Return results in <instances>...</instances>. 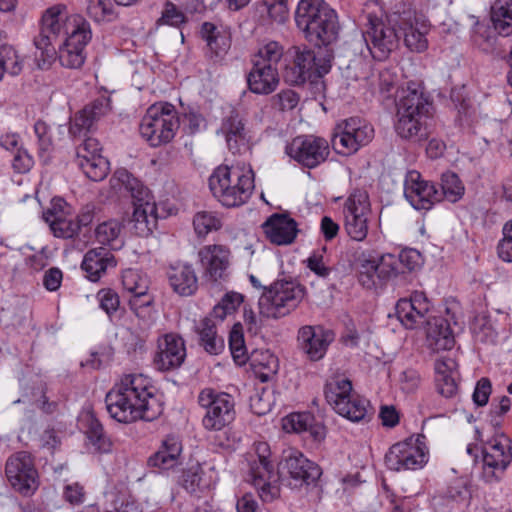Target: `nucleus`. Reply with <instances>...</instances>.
<instances>
[{
	"mask_svg": "<svg viewBox=\"0 0 512 512\" xmlns=\"http://www.w3.org/2000/svg\"><path fill=\"white\" fill-rule=\"evenodd\" d=\"M150 380L142 374L121 378L105 397L110 416L120 423L137 420L153 421L162 413V406L153 393Z\"/></svg>",
	"mask_w": 512,
	"mask_h": 512,
	"instance_id": "obj_1",
	"label": "nucleus"
},
{
	"mask_svg": "<svg viewBox=\"0 0 512 512\" xmlns=\"http://www.w3.org/2000/svg\"><path fill=\"white\" fill-rule=\"evenodd\" d=\"M185 22V15L178 10L172 2H166L162 16L158 19V24H167L171 26H179Z\"/></svg>",
	"mask_w": 512,
	"mask_h": 512,
	"instance_id": "obj_63",
	"label": "nucleus"
},
{
	"mask_svg": "<svg viewBox=\"0 0 512 512\" xmlns=\"http://www.w3.org/2000/svg\"><path fill=\"white\" fill-rule=\"evenodd\" d=\"M243 302L244 295L235 291H229L214 306L211 315L223 321L226 317L234 314Z\"/></svg>",
	"mask_w": 512,
	"mask_h": 512,
	"instance_id": "obj_46",
	"label": "nucleus"
},
{
	"mask_svg": "<svg viewBox=\"0 0 512 512\" xmlns=\"http://www.w3.org/2000/svg\"><path fill=\"white\" fill-rule=\"evenodd\" d=\"M511 462V440L504 434H496L482 448V478L488 483L500 481Z\"/></svg>",
	"mask_w": 512,
	"mask_h": 512,
	"instance_id": "obj_15",
	"label": "nucleus"
},
{
	"mask_svg": "<svg viewBox=\"0 0 512 512\" xmlns=\"http://www.w3.org/2000/svg\"><path fill=\"white\" fill-rule=\"evenodd\" d=\"M305 294V287L295 280H276L264 288L258 300L259 313L269 319L286 317L299 307Z\"/></svg>",
	"mask_w": 512,
	"mask_h": 512,
	"instance_id": "obj_6",
	"label": "nucleus"
},
{
	"mask_svg": "<svg viewBox=\"0 0 512 512\" xmlns=\"http://www.w3.org/2000/svg\"><path fill=\"white\" fill-rule=\"evenodd\" d=\"M77 164L92 181H102L109 173V162L105 157L81 160V162Z\"/></svg>",
	"mask_w": 512,
	"mask_h": 512,
	"instance_id": "obj_48",
	"label": "nucleus"
},
{
	"mask_svg": "<svg viewBox=\"0 0 512 512\" xmlns=\"http://www.w3.org/2000/svg\"><path fill=\"white\" fill-rule=\"evenodd\" d=\"M34 132L38 139L39 151L41 153L49 152L52 149V137L49 126L42 120L34 124Z\"/></svg>",
	"mask_w": 512,
	"mask_h": 512,
	"instance_id": "obj_64",
	"label": "nucleus"
},
{
	"mask_svg": "<svg viewBox=\"0 0 512 512\" xmlns=\"http://www.w3.org/2000/svg\"><path fill=\"white\" fill-rule=\"evenodd\" d=\"M114 188L122 187L134 199V211L131 222L134 231L139 236H148L156 225V205L148 199V191L144 185L126 169L117 170L111 178Z\"/></svg>",
	"mask_w": 512,
	"mask_h": 512,
	"instance_id": "obj_5",
	"label": "nucleus"
},
{
	"mask_svg": "<svg viewBox=\"0 0 512 512\" xmlns=\"http://www.w3.org/2000/svg\"><path fill=\"white\" fill-rule=\"evenodd\" d=\"M404 195L417 210H428L441 196L435 186L424 180L418 171L407 172L404 181Z\"/></svg>",
	"mask_w": 512,
	"mask_h": 512,
	"instance_id": "obj_21",
	"label": "nucleus"
},
{
	"mask_svg": "<svg viewBox=\"0 0 512 512\" xmlns=\"http://www.w3.org/2000/svg\"><path fill=\"white\" fill-rule=\"evenodd\" d=\"M0 63L3 71L11 75H18L22 70V61L13 47L0 46Z\"/></svg>",
	"mask_w": 512,
	"mask_h": 512,
	"instance_id": "obj_54",
	"label": "nucleus"
},
{
	"mask_svg": "<svg viewBox=\"0 0 512 512\" xmlns=\"http://www.w3.org/2000/svg\"><path fill=\"white\" fill-rule=\"evenodd\" d=\"M432 103L425 93L423 82L411 80L403 86L397 96L396 133L406 140L420 141L427 137L425 119L430 114Z\"/></svg>",
	"mask_w": 512,
	"mask_h": 512,
	"instance_id": "obj_2",
	"label": "nucleus"
},
{
	"mask_svg": "<svg viewBox=\"0 0 512 512\" xmlns=\"http://www.w3.org/2000/svg\"><path fill=\"white\" fill-rule=\"evenodd\" d=\"M219 133L224 136L227 146L233 153L248 148L249 131L243 116L235 109L223 117Z\"/></svg>",
	"mask_w": 512,
	"mask_h": 512,
	"instance_id": "obj_27",
	"label": "nucleus"
},
{
	"mask_svg": "<svg viewBox=\"0 0 512 512\" xmlns=\"http://www.w3.org/2000/svg\"><path fill=\"white\" fill-rule=\"evenodd\" d=\"M99 307L107 314L110 320L117 317L120 310V297L111 288L100 289L97 293Z\"/></svg>",
	"mask_w": 512,
	"mask_h": 512,
	"instance_id": "obj_52",
	"label": "nucleus"
},
{
	"mask_svg": "<svg viewBox=\"0 0 512 512\" xmlns=\"http://www.w3.org/2000/svg\"><path fill=\"white\" fill-rule=\"evenodd\" d=\"M64 9L61 6H54L47 9L42 16L40 32L34 38V45L38 51L35 56L40 69H47L56 58L54 42L64 29Z\"/></svg>",
	"mask_w": 512,
	"mask_h": 512,
	"instance_id": "obj_13",
	"label": "nucleus"
},
{
	"mask_svg": "<svg viewBox=\"0 0 512 512\" xmlns=\"http://www.w3.org/2000/svg\"><path fill=\"white\" fill-rule=\"evenodd\" d=\"M430 303L424 292L415 291L409 299H400L396 304V316L407 329L427 322Z\"/></svg>",
	"mask_w": 512,
	"mask_h": 512,
	"instance_id": "obj_24",
	"label": "nucleus"
},
{
	"mask_svg": "<svg viewBox=\"0 0 512 512\" xmlns=\"http://www.w3.org/2000/svg\"><path fill=\"white\" fill-rule=\"evenodd\" d=\"M5 476L14 491L25 497L32 496L40 485L34 458L27 451L16 452L7 458Z\"/></svg>",
	"mask_w": 512,
	"mask_h": 512,
	"instance_id": "obj_14",
	"label": "nucleus"
},
{
	"mask_svg": "<svg viewBox=\"0 0 512 512\" xmlns=\"http://www.w3.org/2000/svg\"><path fill=\"white\" fill-rule=\"evenodd\" d=\"M229 346L234 360L239 364H245L247 360L246 347L240 323L235 324L230 332Z\"/></svg>",
	"mask_w": 512,
	"mask_h": 512,
	"instance_id": "obj_53",
	"label": "nucleus"
},
{
	"mask_svg": "<svg viewBox=\"0 0 512 512\" xmlns=\"http://www.w3.org/2000/svg\"><path fill=\"white\" fill-rule=\"evenodd\" d=\"M398 30V23L392 20V14L385 19L369 16L363 37L375 60H386L399 47Z\"/></svg>",
	"mask_w": 512,
	"mask_h": 512,
	"instance_id": "obj_12",
	"label": "nucleus"
},
{
	"mask_svg": "<svg viewBox=\"0 0 512 512\" xmlns=\"http://www.w3.org/2000/svg\"><path fill=\"white\" fill-rule=\"evenodd\" d=\"M284 469L287 470L292 479L300 484L313 483L322 474L320 467L316 463L308 460L302 453L297 451L292 452L286 457Z\"/></svg>",
	"mask_w": 512,
	"mask_h": 512,
	"instance_id": "obj_32",
	"label": "nucleus"
},
{
	"mask_svg": "<svg viewBox=\"0 0 512 512\" xmlns=\"http://www.w3.org/2000/svg\"><path fill=\"white\" fill-rule=\"evenodd\" d=\"M250 366L262 382H267L277 372L278 358L269 350H255L249 357Z\"/></svg>",
	"mask_w": 512,
	"mask_h": 512,
	"instance_id": "obj_38",
	"label": "nucleus"
},
{
	"mask_svg": "<svg viewBox=\"0 0 512 512\" xmlns=\"http://www.w3.org/2000/svg\"><path fill=\"white\" fill-rule=\"evenodd\" d=\"M314 417L310 413H291L283 419V429L287 432H306Z\"/></svg>",
	"mask_w": 512,
	"mask_h": 512,
	"instance_id": "obj_55",
	"label": "nucleus"
},
{
	"mask_svg": "<svg viewBox=\"0 0 512 512\" xmlns=\"http://www.w3.org/2000/svg\"><path fill=\"white\" fill-rule=\"evenodd\" d=\"M116 260L113 254L104 247L89 250L84 255L81 268L91 281H98L108 267H115Z\"/></svg>",
	"mask_w": 512,
	"mask_h": 512,
	"instance_id": "obj_34",
	"label": "nucleus"
},
{
	"mask_svg": "<svg viewBox=\"0 0 512 512\" xmlns=\"http://www.w3.org/2000/svg\"><path fill=\"white\" fill-rule=\"evenodd\" d=\"M369 401L359 395L352 394L346 401L336 404L334 409L339 415L352 422L364 420L368 414Z\"/></svg>",
	"mask_w": 512,
	"mask_h": 512,
	"instance_id": "obj_41",
	"label": "nucleus"
},
{
	"mask_svg": "<svg viewBox=\"0 0 512 512\" xmlns=\"http://www.w3.org/2000/svg\"><path fill=\"white\" fill-rule=\"evenodd\" d=\"M442 194L449 202L455 203L462 198L464 194V186L453 172H446L441 178Z\"/></svg>",
	"mask_w": 512,
	"mask_h": 512,
	"instance_id": "obj_49",
	"label": "nucleus"
},
{
	"mask_svg": "<svg viewBox=\"0 0 512 512\" xmlns=\"http://www.w3.org/2000/svg\"><path fill=\"white\" fill-rule=\"evenodd\" d=\"M256 459L249 461L248 481L258 490L265 502L274 500L279 495L278 475L271 460V449L267 442L254 444Z\"/></svg>",
	"mask_w": 512,
	"mask_h": 512,
	"instance_id": "obj_9",
	"label": "nucleus"
},
{
	"mask_svg": "<svg viewBox=\"0 0 512 512\" xmlns=\"http://www.w3.org/2000/svg\"><path fill=\"white\" fill-rule=\"evenodd\" d=\"M284 54L283 46L276 41H269L261 46L253 56L252 62L265 65L271 68H277L278 63Z\"/></svg>",
	"mask_w": 512,
	"mask_h": 512,
	"instance_id": "obj_45",
	"label": "nucleus"
},
{
	"mask_svg": "<svg viewBox=\"0 0 512 512\" xmlns=\"http://www.w3.org/2000/svg\"><path fill=\"white\" fill-rule=\"evenodd\" d=\"M429 459L425 436L417 434L392 445L385 455V464L392 471L423 468Z\"/></svg>",
	"mask_w": 512,
	"mask_h": 512,
	"instance_id": "obj_10",
	"label": "nucleus"
},
{
	"mask_svg": "<svg viewBox=\"0 0 512 512\" xmlns=\"http://www.w3.org/2000/svg\"><path fill=\"white\" fill-rule=\"evenodd\" d=\"M469 18L471 19V21L474 25V30H473V35H472L473 43L481 51H483L485 53L494 52L497 38L495 36H489V35L485 36L481 32V29L483 28V26H480V23H479V20L477 17L471 15V16H469Z\"/></svg>",
	"mask_w": 512,
	"mask_h": 512,
	"instance_id": "obj_56",
	"label": "nucleus"
},
{
	"mask_svg": "<svg viewBox=\"0 0 512 512\" xmlns=\"http://www.w3.org/2000/svg\"><path fill=\"white\" fill-rule=\"evenodd\" d=\"M330 63L324 57L316 55L312 50L297 51L294 59V66L291 69V81L295 84H302L306 81H314L328 73Z\"/></svg>",
	"mask_w": 512,
	"mask_h": 512,
	"instance_id": "obj_22",
	"label": "nucleus"
},
{
	"mask_svg": "<svg viewBox=\"0 0 512 512\" xmlns=\"http://www.w3.org/2000/svg\"><path fill=\"white\" fill-rule=\"evenodd\" d=\"M208 185L213 197L222 206L239 207L252 196L255 188L254 172L244 163L220 165L210 175Z\"/></svg>",
	"mask_w": 512,
	"mask_h": 512,
	"instance_id": "obj_3",
	"label": "nucleus"
},
{
	"mask_svg": "<svg viewBox=\"0 0 512 512\" xmlns=\"http://www.w3.org/2000/svg\"><path fill=\"white\" fill-rule=\"evenodd\" d=\"M204 278L211 283L225 281L231 266V250L222 244H208L197 253Z\"/></svg>",
	"mask_w": 512,
	"mask_h": 512,
	"instance_id": "obj_19",
	"label": "nucleus"
},
{
	"mask_svg": "<svg viewBox=\"0 0 512 512\" xmlns=\"http://www.w3.org/2000/svg\"><path fill=\"white\" fill-rule=\"evenodd\" d=\"M197 402L204 411L202 425L208 431H221L235 419V401L228 393L205 388L199 392Z\"/></svg>",
	"mask_w": 512,
	"mask_h": 512,
	"instance_id": "obj_8",
	"label": "nucleus"
},
{
	"mask_svg": "<svg viewBox=\"0 0 512 512\" xmlns=\"http://www.w3.org/2000/svg\"><path fill=\"white\" fill-rule=\"evenodd\" d=\"M392 20L398 23V29L403 34L405 46L412 52L422 53L428 48L426 38L429 25L417 18L411 11L392 13Z\"/></svg>",
	"mask_w": 512,
	"mask_h": 512,
	"instance_id": "obj_20",
	"label": "nucleus"
},
{
	"mask_svg": "<svg viewBox=\"0 0 512 512\" xmlns=\"http://www.w3.org/2000/svg\"><path fill=\"white\" fill-rule=\"evenodd\" d=\"M427 342L433 351L449 350L454 345V337L448 323L443 319L427 320Z\"/></svg>",
	"mask_w": 512,
	"mask_h": 512,
	"instance_id": "obj_36",
	"label": "nucleus"
},
{
	"mask_svg": "<svg viewBox=\"0 0 512 512\" xmlns=\"http://www.w3.org/2000/svg\"><path fill=\"white\" fill-rule=\"evenodd\" d=\"M87 436L91 444L98 452L109 453L112 450L111 440L104 433V429L101 423L93 416H91L89 419Z\"/></svg>",
	"mask_w": 512,
	"mask_h": 512,
	"instance_id": "obj_47",
	"label": "nucleus"
},
{
	"mask_svg": "<svg viewBox=\"0 0 512 512\" xmlns=\"http://www.w3.org/2000/svg\"><path fill=\"white\" fill-rule=\"evenodd\" d=\"M371 213L369 196L363 190L353 191L343 208L344 228L355 241H363L368 234V219Z\"/></svg>",
	"mask_w": 512,
	"mask_h": 512,
	"instance_id": "obj_17",
	"label": "nucleus"
},
{
	"mask_svg": "<svg viewBox=\"0 0 512 512\" xmlns=\"http://www.w3.org/2000/svg\"><path fill=\"white\" fill-rule=\"evenodd\" d=\"M299 100V95L291 89L282 90L272 98L273 106L281 111L293 110Z\"/></svg>",
	"mask_w": 512,
	"mask_h": 512,
	"instance_id": "obj_60",
	"label": "nucleus"
},
{
	"mask_svg": "<svg viewBox=\"0 0 512 512\" xmlns=\"http://www.w3.org/2000/svg\"><path fill=\"white\" fill-rule=\"evenodd\" d=\"M499 257L506 262H512V219L503 227V238L498 247Z\"/></svg>",
	"mask_w": 512,
	"mask_h": 512,
	"instance_id": "obj_62",
	"label": "nucleus"
},
{
	"mask_svg": "<svg viewBox=\"0 0 512 512\" xmlns=\"http://www.w3.org/2000/svg\"><path fill=\"white\" fill-rule=\"evenodd\" d=\"M71 25L70 31H67L68 37L65 42L68 45L75 46L81 50H85L86 45L92 38V32L90 24L81 17H73L72 21H69ZM69 28L67 27L66 30Z\"/></svg>",
	"mask_w": 512,
	"mask_h": 512,
	"instance_id": "obj_42",
	"label": "nucleus"
},
{
	"mask_svg": "<svg viewBox=\"0 0 512 512\" xmlns=\"http://www.w3.org/2000/svg\"><path fill=\"white\" fill-rule=\"evenodd\" d=\"M186 358L184 340L173 333L158 339L157 352L154 364L161 371H170L179 368Z\"/></svg>",
	"mask_w": 512,
	"mask_h": 512,
	"instance_id": "obj_23",
	"label": "nucleus"
},
{
	"mask_svg": "<svg viewBox=\"0 0 512 512\" xmlns=\"http://www.w3.org/2000/svg\"><path fill=\"white\" fill-rule=\"evenodd\" d=\"M265 10L269 18L277 23H284L288 18L287 0H265Z\"/></svg>",
	"mask_w": 512,
	"mask_h": 512,
	"instance_id": "obj_59",
	"label": "nucleus"
},
{
	"mask_svg": "<svg viewBox=\"0 0 512 512\" xmlns=\"http://www.w3.org/2000/svg\"><path fill=\"white\" fill-rule=\"evenodd\" d=\"M153 297L148 291H140L138 294H133L128 300V305L134 315L139 319L138 327H135V333L138 342L136 345L143 348L149 336V330L153 324L152 312Z\"/></svg>",
	"mask_w": 512,
	"mask_h": 512,
	"instance_id": "obj_29",
	"label": "nucleus"
},
{
	"mask_svg": "<svg viewBox=\"0 0 512 512\" xmlns=\"http://www.w3.org/2000/svg\"><path fill=\"white\" fill-rule=\"evenodd\" d=\"M262 227L267 238L276 245L291 244L298 233L297 222L287 214H272Z\"/></svg>",
	"mask_w": 512,
	"mask_h": 512,
	"instance_id": "obj_31",
	"label": "nucleus"
},
{
	"mask_svg": "<svg viewBox=\"0 0 512 512\" xmlns=\"http://www.w3.org/2000/svg\"><path fill=\"white\" fill-rule=\"evenodd\" d=\"M247 75L249 90L255 94L267 95L276 90L279 83L278 69L252 62Z\"/></svg>",
	"mask_w": 512,
	"mask_h": 512,
	"instance_id": "obj_33",
	"label": "nucleus"
},
{
	"mask_svg": "<svg viewBox=\"0 0 512 512\" xmlns=\"http://www.w3.org/2000/svg\"><path fill=\"white\" fill-rule=\"evenodd\" d=\"M178 128L177 113L171 104L150 106L139 125L141 136L152 147L171 142Z\"/></svg>",
	"mask_w": 512,
	"mask_h": 512,
	"instance_id": "obj_7",
	"label": "nucleus"
},
{
	"mask_svg": "<svg viewBox=\"0 0 512 512\" xmlns=\"http://www.w3.org/2000/svg\"><path fill=\"white\" fill-rule=\"evenodd\" d=\"M491 21L500 36L512 35V0H495L491 6Z\"/></svg>",
	"mask_w": 512,
	"mask_h": 512,
	"instance_id": "obj_37",
	"label": "nucleus"
},
{
	"mask_svg": "<svg viewBox=\"0 0 512 512\" xmlns=\"http://www.w3.org/2000/svg\"><path fill=\"white\" fill-rule=\"evenodd\" d=\"M352 394L351 381L346 378H333L325 386V397L333 409L336 408V404L346 401Z\"/></svg>",
	"mask_w": 512,
	"mask_h": 512,
	"instance_id": "obj_43",
	"label": "nucleus"
},
{
	"mask_svg": "<svg viewBox=\"0 0 512 512\" xmlns=\"http://www.w3.org/2000/svg\"><path fill=\"white\" fill-rule=\"evenodd\" d=\"M373 138L374 128L370 123L358 117H351L337 125L332 146L338 154L350 155L370 143Z\"/></svg>",
	"mask_w": 512,
	"mask_h": 512,
	"instance_id": "obj_16",
	"label": "nucleus"
},
{
	"mask_svg": "<svg viewBox=\"0 0 512 512\" xmlns=\"http://www.w3.org/2000/svg\"><path fill=\"white\" fill-rule=\"evenodd\" d=\"M295 23L305 39L317 46L329 45L337 39V14L324 0H300Z\"/></svg>",
	"mask_w": 512,
	"mask_h": 512,
	"instance_id": "obj_4",
	"label": "nucleus"
},
{
	"mask_svg": "<svg viewBox=\"0 0 512 512\" xmlns=\"http://www.w3.org/2000/svg\"><path fill=\"white\" fill-rule=\"evenodd\" d=\"M167 278L170 287L179 296H193L199 289V278L192 263L178 261L171 264Z\"/></svg>",
	"mask_w": 512,
	"mask_h": 512,
	"instance_id": "obj_28",
	"label": "nucleus"
},
{
	"mask_svg": "<svg viewBox=\"0 0 512 512\" xmlns=\"http://www.w3.org/2000/svg\"><path fill=\"white\" fill-rule=\"evenodd\" d=\"M400 273L399 260L390 253L381 256L362 253L357 260L358 281L367 289L382 286Z\"/></svg>",
	"mask_w": 512,
	"mask_h": 512,
	"instance_id": "obj_11",
	"label": "nucleus"
},
{
	"mask_svg": "<svg viewBox=\"0 0 512 512\" xmlns=\"http://www.w3.org/2000/svg\"><path fill=\"white\" fill-rule=\"evenodd\" d=\"M193 227L197 237L204 238L221 229L222 220L216 212L199 211L193 217Z\"/></svg>",
	"mask_w": 512,
	"mask_h": 512,
	"instance_id": "obj_44",
	"label": "nucleus"
},
{
	"mask_svg": "<svg viewBox=\"0 0 512 512\" xmlns=\"http://www.w3.org/2000/svg\"><path fill=\"white\" fill-rule=\"evenodd\" d=\"M123 225L119 220L110 219L100 223L95 229L96 240L111 249L116 250L122 246L120 239Z\"/></svg>",
	"mask_w": 512,
	"mask_h": 512,
	"instance_id": "obj_39",
	"label": "nucleus"
},
{
	"mask_svg": "<svg viewBox=\"0 0 512 512\" xmlns=\"http://www.w3.org/2000/svg\"><path fill=\"white\" fill-rule=\"evenodd\" d=\"M123 288L130 293L138 294L140 291H148V278L136 269H126L122 273Z\"/></svg>",
	"mask_w": 512,
	"mask_h": 512,
	"instance_id": "obj_51",
	"label": "nucleus"
},
{
	"mask_svg": "<svg viewBox=\"0 0 512 512\" xmlns=\"http://www.w3.org/2000/svg\"><path fill=\"white\" fill-rule=\"evenodd\" d=\"M298 340L309 359L317 361L323 358L333 337L321 327L304 326L299 329Z\"/></svg>",
	"mask_w": 512,
	"mask_h": 512,
	"instance_id": "obj_30",
	"label": "nucleus"
},
{
	"mask_svg": "<svg viewBox=\"0 0 512 512\" xmlns=\"http://www.w3.org/2000/svg\"><path fill=\"white\" fill-rule=\"evenodd\" d=\"M58 58L63 67L78 69L84 64L86 54L80 48H76L64 42L59 48Z\"/></svg>",
	"mask_w": 512,
	"mask_h": 512,
	"instance_id": "obj_50",
	"label": "nucleus"
},
{
	"mask_svg": "<svg viewBox=\"0 0 512 512\" xmlns=\"http://www.w3.org/2000/svg\"><path fill=\"white\" fill-rule=\"evenodd\" d=\"M182 443L176 436H167L157 452L148 459V465L168 470L180 464Z\"/></svg>",
	"mask_w": 512,
	"mask_h": 512,
	"instance_id": "obj_35",
	"label": "nucleus"
},
{
	"mask_svg": "<svg viewBox=\"0 0 512 512\" xmlns=\"http://www.w3.org/2000/svg\"><path fill=\"white\" fill-rule=\"evenodd\" d=\"M83 142L77 147L76 156L77 163L81 160H90L96 157H103L101 155V145L96 138L83 136Z\"/></svg>",
	"mask_w": 512,
	"mask_h": 512,
	"instance_id": "obj_57",
	"label": "nucleus"
},
{
	"mask_svg": "<svg viewBox=\"0 0 512 512\" xmlns=\"http://www.w3.org/2000/svg\"><path fill=\"white\" fill-rule=\"evenodd\" d=\"M458 374L435 376L436 389L439 394L445 398H452L458 392L457 377Z\"/></svg>",
	"mask_w": 512,
	"mask_h": 512,
	"instance_id": "obj_61",
	"label": "nucleus"
},
{
	"mask_svg": "<svg viewBox=\"0 0 512 512\" xmlns=\"http://www.w3.org/2000/svg\"><path fill=\"white\" fill-rule=\"evenodd\" d=\"M88 15L97 22L104 21L113 13V6L110 0H88Z\"/></svg>",
	"mask_w": 512,
	"mask_h": 512,
	"instance_id": "obj_58",
	"label": "nucleus"
},
{
	"mask_svg": "<svg viewBox=\"0 0 512 512\" xmlns=\"http://www.w3.org/2000/svg\"><path fill=\"white\" fill-rule=\"evenodd\" d=\"M67 203L61 198H54L51 206L43 212V219L49 225L54 236L64 239L73 238L79 232V225L68 217Z\"/></svg>",
	"mask_w": 512,
	"mask_h": 512,
	"instance_id": "obj_26",
	"label": "nucleus"
},
{
	"mask_svg": "<svg viewBox=\"0 0 512 512\" xmlns=\"http://www.w3.org/2000/svg\"><path fill=\"white\" fill-rule=\"evenodd\" d=\"M198 334L200 337V344L208 353L217 355L224 348V341L220 336H218L216 325L211 318L205 317L200 322Z\"/></svg>",
	"mask_w": 512,
	"mask_h": 512,
	"instance_id": "obj_40",
	"label": "nucleus"
},
{
	"mask_svg": "<svg viewBox=\"0 0 512 512\" xmlns=\"http://www.w3.org/2000/svg\"><path fill=\"white\" fill-rule=\"evenodd\" d=\"M111 110V101L100 97L77 112L70 122L69 133L74 137L86 136L102 117Z\"/></svg>",
	"mask_w": 512,
	"mask_h": 512,
	"instance_id": "obj_25",
	"label": "nucleus"
},
{
	"mask_svg": "<svg viewBox=\"0 0 512 512\" xmlns=\"http://www.w3.org/2000/svg\"><path fill=\"white\" fill-rule=\"evenodd\" d=\"M286 153L302 166L313 169L324 163L330 154L328 141L314 135L295 137L287 146Z\"/></svg>",
	"mask_w": 512,
	"mask_h": 512,
	"instance_id": "obj_18",
	"label": "nucleus"
}]
</instances>
